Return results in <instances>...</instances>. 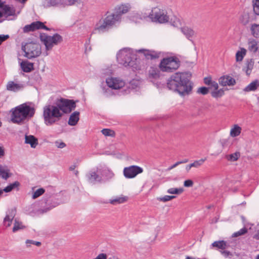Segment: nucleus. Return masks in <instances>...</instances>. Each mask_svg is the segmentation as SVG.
<instances>
[{"mask_svg":"<svg viewBox=\"0 0 259 259\" xmlns=\"http://www.w3.org/2000/svg\"><path fill=\"white\" fill-rule=\"evenodd\" d=\"M191 77L190 72L175 73L167 80V88L181 97L188 96L192 93L194 87Z\"/></svg>","mask_w":259,"mask_h":259,"instance_id":"f257e3e1","label":"nucleus"},{"mask_svg":"<svg viewBox=\"0 0 259 259\" xmlns=\"http://www.w3.org/2000/svg\"><path fill=\"white\" fill-rule=\"evenodd\" d=\"M11 120L14 123L20 124L27 118L32 117L35 112V108L26 104H21L11 110Z\"/></svg>","mask_w":259,"mask_h":259,"instance_id":"f03ea898","label":"nucleus"},{"mask_svg":"<svg viewBox=\"0 0 259 259\" xmlns=\"http://www.w3.org/2000/svg\"><path fill=\"white\" fill-rule=\"evenodd\" d=\"M63 116L56 103L55 105L49 104L43 108V118L45 123L50 126L58 122Z\"/></svg>","mask_w":259,"mask_h":259,"instance_id":"7ed1b4c3","label":"nucleus"},{"mask_svg":"<svg viewBox=\"0 0 259 259\" xmlns=\"http://www.w3.org/2000/svg\"><path fill=\"white\" fill-rule=\"evenodd\" d=\"M181 62L175 56L163 58L159 65V68L162 72H172L180 66Z\"/></svg>","mask_w":259,"mask_h":259,"instance_id":"20e7f679","label":"nucleus"},{"mask_svg":"<svg viewBox=\"0 0 259 259\" xmlns=\"http://www.w3.org/2000/svg\"><path fill=\"white\" fill-rule=\"evenodd\" d=\"M22 50L25 53L24 56L29 59L36 58L41 53V46L37 42L26 43L22 46Z\"/></svg>","mask_w":259,"mask_h":259,"instance_id":"39448f33","label":"nucleus"},{"mask_svg":"<svg viewBox=\"0 0 259 259\" xmlns=\"http://www.w3.org/2000/svg\"><path fill=\"white\" fill-rule=\"evenodd\" d=\"M147 17L150 18L152 22L160 24L167 23L169 19L166 11L158 7L153 8Z\"/></svg>","mask_w":259,"mask_h":259,"instance_id":"423d86ee","label":"nucleus"},{"mask_svg":"<svg viewBox=\"0 0 259 259\" xmlns=\"http://www.w3.org/2000/svg\"><path fill=\"white\" fill-rule=\"evenodd\" d=\"M40 39L44 42L47 51L51 50L54 46H57L61 43L63 39L61 35L58 33H55L53 36L44 34L40 35Z\"/></svg>","mask_w":259,"mask_h":259,"instance_id":"0eeeda50","label":"nucleus"},{"mask_svg":"<svg viewBox=\"0 0 259 259\" xmlns=\"http://www.w3.org/2000/svg\"><path fill=\"white\" fill-rule=\"evenodd\" d=\"M78 100L75 101L73 100H70L61 98L58 100L56 103L60 111L64 113H69L76 108V103Z\"/></svg>","mask_w":259,"mask_h":259,"instance_id":"6e6552de","label":"nucleus"},{"mask_svg":"<svg viewBox=\"0 0 259 259\" xmlns=\"http://www.w3.org/2000/svg\"><path fill=\"white\" fill-rule=\"evenodd\" d=\"M130 53L123 50L120 51L117 54V60L119 64L125 66L132 68H135V61L131 57Z\"/></svg>","mask_w":259,"mask_h":259,"instance_id":"1a4fd4ad","label":"nucleus"},{"mask_svg":"<svg viewBox=\"0 0 259 259\" xmlns=\"http://www.w3.org/2000/svg\"><path fill=\"white\" fill-rule=\"evenodd\" d=\"M40 204L44 208L43 212H47L59 204L55 196L46 194L40 200Z\"/></svg>","mask_w":259,"mask_h":259,"instance_id":"9d476101","label":"nucleus"},{"mask_svg":"<svg viewBox=\"0 0 259 259\" xmlns=\"http://www.w3.org/2000/svg\"><path fill=\"white\" fill-rule=\"evenodd\" d=\"M119 20V16L115 14L108 15L103 21H99L97 25V29L99 30L104 31V29L112 26L116 21H118Z\"/></svg>","mask_w":259,"mask_h":259,"instance_id":"9b49d317","label":"nucleus"},{"mask_svg":"<svg viewBox=\"0 0 259 259\" xmlns=\"http://www.w3.org/2000/svg\"><path fill=\"white\" fill-rule=\"evenodd\" d=\"M143 169L138 165H131L123 169V175L127 179H132L142 173Z\"/></svg>","mask_w":259,"mask_h":259,"instance_id":"f8f14e48","label":"nucleus"},{"mask_svg":"<svg viewBox=\"0 0 259 259\" xmlns=\"http://www.w3.org/2000/svg\"><path fill=\"white\" fill-rule=\"evenodd\" d=\"M38 29H45L46 30H51V29L46 26L43 22L37 21L31 23L29 25H25L23 27V31L24 33H28Z\"/></svg>","mask_w":259,"mask_h":259,"instance_id":"ddd939ff","label":"nucleus"},{"mask_svg":"<svg viewBox=\"0 0 259 259\" xmlns=\"http://www.w3.org/2000/svg\"><path fill=\"white\" fill-rule=\"evenodd\" d=\"M136 52L143 54L146 59L151 60L159 58L161 55V52L144 49L138 50Z\"/></svg>","mask_w":259,"mask_h":259,"instance_id":"4468645a","label":"nucleus"},{"mask_svg":"<svg viewBox=\"0 0 259 259\" xmlns=\"http://www.w3.org/2000/svg\"><path fill=\"white\" fill-rule=\"evenodd\" d=\"M99 174H101V169H97L96 171L90 170L86 176L88 181L93 184H95L96 182L101 183L103 179Z\"/></svg>","mask_w":259,"mask_h":259,"instance_id":"2eb2a0df","label":"nucleus"},{"mask_svg":"<svg viewBox=\"0 0 259 259\" xmlns=\"http://www.w3.org/2000/svg\"><path fill=\"white\" fill-rule=\"evenodd\" d=\"M256 19L255 15L251 13L244 12L240 16L239 22L243 26H246L250 22L255 21Z\"/></svg>","mask_w":259,"mask_h":259,"instance_id":"dca6fc26","label":"nucleus"},{"mask_svg":"<svg viewBox=\"0 0 259 259\" xmlns=\"http://www.w3.org/2000/svg\"><path fill=\"white\" fill-rule=\"evenodd\" d=\"M106 82L109 88L114 90L120 89L124 85V82L123 81L116 78H108L106 79Z\"/></svg>","mask_w":259,"mask_h":259,"instance_id":"f3484780","label":"nucleus"},{"mask_svg":"<svg viewBox=\"0 0 259 259\" xmlns=\"http://www.w3.org/2000/svg\"><path fill=\"white\" fill-rule=\"evenodd\" d=\"M219 83L222 86H231L236 84L235 79L229 75H224L219 79Z\"/></svg>","mask_w":259,"mask_h":259,"instance_id":"a211bd4d","label":"nucleus"},{"mask_svg":"<svg viewBox=\"0 0 259 259\" xmlns=\"http://www.w3.org/2000/svg\"><path fill=\"white\" fill-rule=\"evenodd\" d=\"M130 6L128 4L121 5L116 7L115 9V14L119 16V19L122 14H125L128 12L130 9Z\"/></svg>","mask_w":259,"mask_h":259,"instance_id":"6ab92c4d","label":"nucleus"},{"mask_svg":"<svg viewBox=\"0 0 259 259\" xmlns=\"http://www.w3.org/2000/svg\"><path fill=\"white\" fill-rule=\"evenodd\" d=\"M62 5H63L62 0H44L42 4L44 7L45 8L58 7Z\"/></svg>","mask_w":259,"mask_h":259,"instance_id":"aec40b11","label":"nucleus"},{"mask_svg":"<svg viewBox=\"0 0 259 259\" xmlns=\"http://www.w3.org/2000/svg\"><path fill=\"white\" fill-rule=\"evenodd\" d=\"M2 9L3 11H4L6 18L8 16H14L15 15L16 10L13 7H11L9 5H4Z\"/></svg>","mask_w":259,"mask_h":259,"instance_id":"412c9836","label":"nucleus"},{"mask_svg":"<svg viewBox=\"0 0 259 259\" xmlns=\"http://www.w3.org/2000/svg\"><path fill=\"white\" fill-rule=\"evenodd\" d=\"M79 112L74 111L72 113L69 118L68 123L71 126L75 125L79 119Z\"/></svg>","mask_w":259,"mask_h":259,"instance_id":"4be33fe9","label":"nucleus"},{"mask_svg":"<svg viewBox=\"0 0 259 259\" xmlns=\"http://www.w3.org/2000/svg\"><path fill=\"white\" fill-rule=\"evenodd\" d=\"M148 77L150 79H156L160 77V71L156 67L151 66L149 70Z\"/></svg>","mask_w":259,"mask_h":259,"instance_id":"5701e85b","label":"nucleus"},{"mask_svg":"<svg viewBox=\"0 0 259 259\" xmlns=\"http://www.w3.org/2000/svg\"><path fill=\"white\" fill-rule=\"evenodd\" d=\"M21 67L24 72L28 73L34 70V64L33 63L24 61L21 62Z\"/></svg>","mask_w":259,"mask_h":259,"instance_id":"b1692460","label":"nucleus"},{"mask_svg":"<svg viewBox=\"0 0 259 259\" xmlns=\"http://www.w3.org/2000/svg\"><path fill=\"white\" fill-rule=\"evenodd\" d=\"M259 87V80L258 79H255L248 85H247L244 89L243 91L245 92H249L251 91H256Z\"/></svg>","mask_w":259,"mask_h":259,"instance_id":"393cba45","label":"nucleus"},{"mask_svg":"<svg viewBox=\"0 0 259 259\" xmlns=\"http://www.w3.org/2000/svg\"><path fill=\"white\" fill-rule=\"evenodd\" d=\"M259 49V41L252 39L248 42V50L253 53H255Z\"/></svg>","mask_w":259,"mask_h":259,"instance_id":"a878e982","label":"nucleus"},{"mask_svg":"<svg viewBox=\"0 0 259 259\" xmlns=\"http://www.w3.org/2000/svg\"><path fill=\"white\" fill-rule=\"evenodd\" d=\"M25 142L26 144H30L31 147L33 148H35L38 144L37 139L32 135L25 136Z\"/></svg>","mask_w":259,"mask_h":259,"instance_id":"bb28decb","label":"nucleus"},{"mask_svg":"<svg viewBox=\"0 0 259 259\" xmlns=\"http://www.w3.org/2000/svg\"><path fill=\"white\" fill-rule=\"evenodd\" d=\"M15 215V210H12L9 214H7L4 220V224L6 227H10Z\"/></svg>","mask_w":259,"mask_h":259,"instance_id":"cd10ccee","label":"nucleus"},{"mask_svg":"<svg viewBox=\"0 0 259 259\" xmlns=\"http://www.w3.org/2000/svg\"><path fill=\"white\" fill-rule=\"evenodd\" d=\"M22 85L18 83H16L14 81H9L7 85V89L9 91L16 92L19 91Z\"/></svg>","mask_w":259,"mask_h":259,"instance_id":"c85d7f7f","label":"nucleus"},{"mask_svg":"<svg viewBox=\"0 0 259 259\" xmlns=\"http://www.w3.org/2000/svg\"><path fill=\"white\" fill-rule=\"evenodd\" d=\"M11 176V174H9V169L6 167L0 165V177L3 179L7 180Z\"/></svg>","mask_w":259,"mask_h":259,"instance_id":"c756f323","label":"nucleus"},{"mask_svg":"<svg viewBox=\"0 0 259 259\" xmlns=\"http://www.w3.org/2000/svg\"><path fill=\"white\" fill-rule=\"evenodd\" d=\"M251 34L255 38L259 37V24H252L250 27Z\"/></svg>","mask_w":259,"mask_h":259,"instance_id":"7c9ffc66","label":"nucleus"},{"mask_svg":"<svg viewBox=\"0 0 259 259\" xmlns=\"http://www.w3.org/2000/svg\"><path fill=\"white\" fill-rule=\"evenodd\" d=\"M181 31L188 39L192 37L194 34V31L190 28L187 26L182 27Z\"/></svg>","mask_w":259,"mask_h":259,"instance_id":"2f4dec72","label":"nucleus"},{"mask_svg":"<svg viewBox=\"0 0 259 259\" xmlns=\"http://www.w3.org/2000/svg\"><path fill=\"white\" fill-rule=\"evenodd\" d=\"M211 245L213 247H215L223 250L226 249L228 246L227 242L224 240L214 241L212 243Z\"/></svg>","mask_w":259,"mask_h":259,"instance_id":"473e14b6","label":"nucleus"},{"mask_svg":"<svg viewBox=\"0 0 259 259\" xmlns=\"http://www.w3.org/2000/svg\"><path fill=\"white\" fill-rule=\"evenodd\" d=\"M20 184L18 181H15L14 183L10 184L9 185L5 187L4 189V192L8 193L12 191L15 188H17V190H18V188L20 186Z\"/></svg>","mask_w":259,"mask_h":259,"instance_id":"72a5a7b5","label":"nucleus"},{"mask_svg":"<svg viewBox=\"0 0 259 259\" xmlns=\"http://www.w3.org/2000/svg\"><path fill=\"white\" fill-rule=\"evenodd\" d=\"M26 227L23 225L22 223L18 221L16 219L15 220V223L13 228V232H16L20 230L24 229Z\"/></svg>","mask_w":259,"mask_h":259,"instance_id":"f704fd0d","label":"nucleus"},{"mask_svg":"<svg viewBox=\"0 0 259 259\" xmlns=\"http://www.w3.org/2000/svg\"><path fill=\"white\" fill-rule=\"evenodd\" d=\"M101 176L104 177L107 180L112 179L114 174L110 170L105 169L101 171Z\"/></svg>","mask_w":259,"mask_h":259,"instance_id":"c9c22d12","label":"nucleus"},{"mask_svg":"<svg viewBox=\"0 0 259 259\" xmlns=\"http://www.w3.org/2000/svg\"><path fill=\"white\" fill-rule=\"evenodd\" d=\"M241 131V128L238 125H235L234 127L231 130L230 135L233 137H235L240 135Z\"/></svg>","mask_w":259,"mask_h":259,"instance_id":"e433bc0d","label":"nucleus"},{"mask_svg":"<svg viewBox=\"0 0 259 259\" xmlns=\"http://www.w3.org/2000/svg\"><path fill=\"white\" fill-rule=\"evenodd\" d=\"M246 50L244 48H241V51H238L236 54V59L237 62L241 61L245 55Z\"/></svg>","mask_w":259,"mask_h":259,"instance_id":"4c0bfd02","label":"nucleus"},{"mask_svg":"<svg viewBox=\"0 0 259 259\" xmlns=\"http://www.w3.org/2000/svg\"><path fill=\"white\" fill-rule=\"evenodd\" d=\"M254 62L252 59L248 60L246 62V73L249 75L251 73V70L253 68Z\"/></svg>","mask_w":259,"mask_h":259,"instance_id":"58836bf2","label":"nucleus"},{"mask_svg":"<svg viewBox=\"0 0 259 259\" xmlns=\"http://www.w3.org/2000/svg\"><path fill=\"white\" fill-rule=\"evenodd\" d=\"M212 97L215 98L222 97L224 94V91L223 89H220L212 91L211 93Z\"/></svg>","mask_w":259,"mask_h":259,"instance_id":"ea45409f","label":"nucleus"},{"mask_svg":"<svg viewBox=\"0 0 259 259\" xmlns=\"http://www.w3.org/2000/svg\"><path fill=\"white\" fill-rule=\"evenodd\" d=\"M102 133L105 136H110L113 137L115 136V132L114 131L109 128H104L101 131Z\"/></svg>","mask_w":259,"mask_h":259,"instance_id":"a19ab883","label":"nucleus"},{"mask_svg":"<svg viewBox=\"0 0 259 259\" xmlns=\"http://www.w3.org/2000/svg\"><path fill=\"white\" fill-rule=\"evenodd\" d=\"M183 188H171L167 190V193L171 194H180L183 192Z\"/></svg>","mask_w":259,"mask_h":259,"instance_id":"79ce46f5","label":"nucleus"},{"mask_svg":"<svg viewBox=\"0 0 259 259\" xmlns=\"http://www.w3.org/2000/svg\"><path fill=\"white\" fill-rule=\"evenodd\" d=\"M127 200V198L126 197H118L117 198L111 200L110 202L112 204H115L116 203H122L125 202Z\"/></svg>","mask_w":259,"mask_h":259,"instance_id":"37998d69","label":"nucleus"},{"mask_svg":"<svg viewBox=\"0 0 259 259\" xmlns=\"http://www.w3.org/2000/svg\"><path fill=\"white\" fill-rule=\"evenodd\" d=\"M45 190L44 188H41L37 189L33 194L32 195V198L33 199H36L39 197L40 196L44 194L45 193Z\"/></svg>","mask_w":259,"mask_h":259,"instance_id":"c03bdc74","label":"nucleus"},{"mask_svg":"<svg viewBox=\"0 0 259 259\" xmlns=\"http://www.w3.org/2000/svg\"><path fill=\"white\" fill-rule=\"evenodd\" d=\"M247 232V229L245 227H243L241 229H240L239 231L235 232L233 233L232 235L233 237H237L241 235H244Z\"/></svg>","mask_w":259,"mask_h":259,"instance_id":"a18cd8bd","label":"nucleus"},{"mask_svg":"<svg viewBox=\"0 0 259 259\" xmlns=\"http://www.w3.org/2000/svg\"><path fill=\"white\" fill-rule=\"evenodd\" d=\"M209 88L205 87H201L197 89V93L202 95H207L209 93Z\"/></svg>","mask_w":259,"mask_h":259,"instance_id":"49530a36","label":"nucleus"},{"mask_svg":"<svg viewBox=\"0 0 259 259\" xmlns=\"http://www.w3.org/2000/svg\"><path fill=\"white\" fill-rule=\"evenodd\" d=\"M206 160V158H202L199 160H196L193 163L190 164V166L198 167L199 166L202 165L204 161Z\"/></svg>","mask_w":259,"mask_h":259,"instance_id":"de8ad7c7","label":"nucleus"},{"mask_svg":"<svg viewBox=\"0 0 259 259\" xmlns=\"http://www.w3.org/2000/svg\"><path fill=\"white\" fill-rule=\"evenodd\" d=\"M252 6L253 11V13L252 14L255 15V16H259V3L252 4Z\"/></svg>","mask_w":259,"mask_h":259,"instance_id":"09e8293b","label":"nucleus"},{"mask_svg":"<svg viewBox=\"0 0 259 259\" xmlns=\"http://www.w3.org/2000/svg\"><path fill=\"white\" fill-rule=\"evenodd\" d=\"M175 198H176L175 196L165 195L162 197L159 198L158 200H159L160 201H162V202H167V201H169Z\"/></svg>","mask_w":259,"mask_h":259,"instance_id":"8fccbe9b","label":"nucleus"},{"mask_svg":"<svg viewBox=\"0 0 259 259\" xmlns=\"http://www.w3.org/2000/svg\"><path fill=\"white\" fill-rule=\"evenodd\" d=\"M26 243L27 244V247L30 246V245H28V244H34V245H36L37 246H39L41 245V242H40L35 241H33V240H27L26 241Z\"/></svg>","mask_w":259,"mask_h":259,"instance_id":"3c124183","label":"nucleus"},{"mask_svg":"<svg viewBox=\"0 0 259 259\" xmlns=\"http://www.w3.org/2000/svg\"><path fill=\"white\" fill-rule=\"evenodd\" d=\"M193 185V182L191 180H187L185 181L184 186L186 187H192Z\"/></svg>","mask_w":259,"mask_h":259,"instance_id":"603ef678","label":"nucleus"},{"mask_svg":"<svg viewBox=\"0 0 259 259\" xmlns=\"http://www.w3.org/2000/svg\"><path fill=\"white\" fill-rule=\"evenodd\" d=\"M211 77L210 76L206 77L204 78V83L206 85H210L212 82Z\"/></svg>","mask_w":259,"mask_h":259,"instance_id":"864d4df0","label":"nucleus"},{"mask_svg":"<svg viewBox=\"0 0 259 259\" xmlns=\"http://www.w3.org/2000/svg\"><path fill=\"white\" fill-rule=\"evenodd\" d=\"M9 38V35H4L2 34L0 35V45L2 44L3 42L7 40L8 38Z\"/></svg>","mask_w":259,"mask_h":259,"instance_id":"5fc2aeb1","label":"nucleus"},{"mask_svg":"<svg viewBox=\"0 0 259 259\" xmlns=\"http://www.w3.org/2000/svg\"><path fill=\"white\" fill-rule=\"evenodd\" d=\"M55 145L59 148H63L66 146V144L63 142H59L58 141H56L55 142Z\"/></svg>","mask_w":259,"mask_h":259,"instance_id":"6e6d98bb","label":"nucleus"},{"mask_svg":"<svg viewBox=\"0 0 259 259\" xmlns=\"http://www.w3.org/2000/svg\"><path fill=\"white\" fill-rule=\"evenodd\" d=\"M221 142L223 147H226L229 145V140L228 139H222L221 140Z\"/></svg>","mask_w":259,"mask_h":259,"instance_id":"4d7b16f0","label":"nucleus"},{"mask_svg":"<svg viewBox=\"0 0 259 259\" xmlns=\"http://www.w3.org/2000/svg\"><path fill=\"white\" fill-rule=\"evenodd\" d=\"M107 256L106 253H100L94 259H107Z\"/></svg>","mask_w":259,"mask_h":259,"instance_id":"13d9d810","label":"nucleus"},{"mask_svg":"<svg viewBox=\"0 0 259 259\" xmlns=\"http://www.w3.org/2000/svg\"><path fill=\"white\" fill-rule=\"evenodd\" d=\"M238 159V157L237 154L236 153L230 155V159L231 160L234 161L237 160Z\"/></svg>","mask_w":259,"mask_h":259,"instance_id":"bf43d9fd","label":"nucleus"},{"mask_svg":"<svg viewBox=\"0 0 259 259\" xmlns=\"http://www.w3.org/2000/svg\"><path fill=\"white\" fill-rule=\"evenodd\" d=\"M77 0H66L65 2V5L66 6H71L75 4Z\"/></svg>","mask_w":259,"mask_h":259,"instance_id":"052dcab7","label":"nucleus"},{"mask_svg":"<svg viewBox=\"0 0 259 259\" xmlns=\"http://www.w3.org/2000/svg\"><path fill=\"white\" fill-rule=\"evenodd\" d=\"M211 87H213L215 90H217L218 89L219 86L218 84L215 81H213L211 84L210 85Z\"/></svg>","mask_w":259,"mask_h":259,"instance_id":"680f3d73","label":"nucleus"},{"mask_svg":"<svg viewBox=\"0 0 259 259\" xmlns=\"http://www.w3.org/2000/svg\"><path fill=\"white\" fill-rule=\"evenodd\" d=\"M221 253L226 257H228L229 255L231 254V252L227 250H223L221 251Z\"/></svg>","mask_w":259,"mask_h":259,"instance_id":"e2e57ef3","label":"nucleus"},{"mask_svg":"<svg viewBox=\"0 0 259 259\" xmlns=\"http://www.w3.org/2000/svg\"><path fill=\"white\" fill-rule=\"evenodd\" d=\"M180 164V163H179V161L177 162L176 163H175L174 164L172 165L171 166H170V167H169L168 168H167V170H170L172 169H173L174 168L176 167V166H177L178 165H179Z\"/></svg>","mask_w":259,"mask_h":259,"instance_id":"0e129e2a","label":"nucleus"},{"mask_svg":"<svg viewBox=\"0 0 259 259\" xmlns=\"http://www.w3.org/2000/svg\"><path fill=\"white\" fill-rule=\"evenodd\" d=\"M253 238L256 240H259V230H257L256 233L254 234Z\"/></svg>","mask_w":259,"mask_h":259,"instance_id":"69168bd1","label":"nucleus"},{"mask_svg":"<svg viewBox=\"0 0 259 259\" xmlns=\"http://www.w3.org/2000/svg\"><path fill=\"white\" fill-rule=\"evenodd\" d=\"M4 15H5L4 11H0V23L2 22L5 20V19H1Z\"/></svg>","mask_w":259,"mask_h":259,"instance_id":"338daca9","label":"nucleus"},{"mask_svg":"<svg viewBox=\"0 0 259 259\" xmlns=\"http://www.w3.org/2000/svg\"><path fill=\"white\" fill-rule=\"evenodd\" d=\"M76 166L75 164H73V165H71L69 168V170L70 171H73L75 169V168H76Z\"/></svg>","mask_w":259,"mask_h":259,"instance_id":"774afa93","label":"nucleus"}]
</instances>
